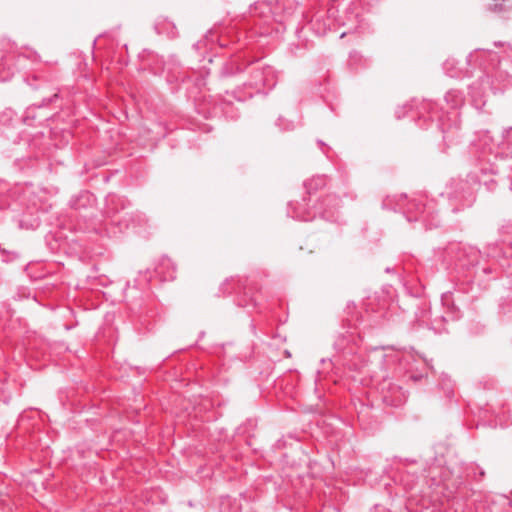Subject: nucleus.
Here are the masks:
<instances>
[{"label":"nucleus","instance_id":"nucleus-1","mask_svg":"<svg viewBox=\"0 0 512 512\" xmlns=\"http://www.w3.org/2000/svg\"><path fill=\"white\" fill-rule=\"evenodd\" d=\"M499 145L500 144L495 143L489 131H484L479 134L477 146L482 148L484 151L492 153Z\"/></svg>","mask_w":512,"mask_h":512},{"label":"nucleus","instance_id":"nucleus-2","mask_svg":"<svg viewBox=\"0 0 512 512\" xmlns=\"http://www.w3.org/2000/svg\"><path fill=\"white\" fill-rule=\"evenodd\" d=\"M445 101L447 105L452 109H457L464 103L463 95L458 90H449L445 94Z\"/></svg>","mask_w":512,"mask_h":512},{"label":"nucleus","instance_id":"nucleus-3","mask_svg":"<svg viewBox=\"0 0 512 512\" xmlns=\"http://www.w3.org/2000/svg\"><path fill=\"white\" fill-rule=\"evenodd\" d=\"M325 185H326V178L324 176L313 177L310 180H308L307 182H305V187L309 194H311L312 191H314V190L324 187Z\"/></svg>","mask_w":512,"mask_h":512},{"label":"nucleus","instance_id":"nucleus-4","mask_svg":"<svg viewBox=\"0 0 512 512\" xmlns=\"http://www.w3.org/2000/svg\"><path fill=\"white\" fill-rule=\"evenodd\" d=\"M295 217L298 218L299 220H302V221H310V220H312L315 217V214L314 215L297 214Z\"/></svg>","mask_w":512,"mask_h":512},{"label":"nucleus","instance_id":"nucleus-5","mask_svg":"<svg viewBox=\"0 0 512 512\" xmlns=\"http://www.w3.org/2000/svg\"><path fill=\"white\" fill-rule=\"evenodd\" d=\"M12 72L2 73L0 72V81H7L11 78Z\"/></svg>","mask_w":512,"mask_h":512},{"label":"nucleus","instance_id":"nucleus-6","mask_svg":"<svg viewBox=\"0 0 512 512\" xmlns=\"http://www.w3.org/2000/svg\"><path fill=\"white\" fill-rule=\"evenodd\" d=\"M512 132L511 128L504 129L503 131V137H508Z\"/></svg>","mask_w":512,"mask_h":512},{"label":"nucleus","instance_id":"nucleus-7","mask_svg":"<svg viewBox=\"0 0 512 512\" xmlns=\"http://www.w3.org/2000/svg\"><path fill=\"white\" fill-rule=\"evenodd\" d=\"M168 278H174L173 272L169 274Z\"/></svg>","mask_w":512,"mask_h":512}]
</instances>
